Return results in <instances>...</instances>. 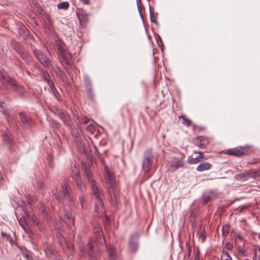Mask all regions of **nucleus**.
I'll use <instances>...</instances> for the list:
<instances>
[{"label": "nucleus", "instance_id": "obj_1", "mask_svg": "<svg viewBox=\"0 0 260 260\" xmlns=\"http://www.w3.org/2000/svg\"><path fill=\"white\" fill-rule=\"evenodd\" d=\"M91 190L93 194L97 199V202L95 203V211L97 212L99 209L101 210H104V204L101 198V193L99 188L96 184V182L93 180H91Z\"/></svg>", "mask_w": 260, "mask_h": 260}, {"label": "nucleus", "instance_id": "obj_2", "mask_svg": "<svg viewBox=\"0 0 260 260\" xmlns=\"http://www.w3.org/2000/svg\"><path fill=\"white\" fill-rule=\"evenodd\" d=\"M57 55L60 62L66 69L71 66L73 63V57L68 50L62 52H57Z\"/></svg>", "mask_w": 260, "mask_h": 260}, {"label": "nucleus", "instance_id": "obj_3", "mask_svg": "<svg viewBox=\"0 0 260 260\" xmlns=\"http://www.w3.org/2000/svg\"><path fill=\"white\" fill-rule=\"evenodd\" d=\"M153 155L150 151L145 152L143 155L142 168L144 173H148L152 167Z\"/></svg>", "mask_w": 260, "mask_h": 260}, {"label": "nucleus", "instance_id": "obj_4", "mask_svg": "<svg viewBox=\"0 0 260 260\" xmlns=\"http://www.w3.org/2000/svg\"><path fill=\"white\" fill-rule=\"evenodd\" d=\"M34 53L36 58L44 67L50 69L52 67L50 60L41 50L35 49Z\"/></svg>", "mask_w": 260, "mask_h": 260}, {"label": "nucleus", "instance_id": "obj_5", "mask_svg": "<svg viewBox=\"0 0 260 260\" xmlns=\"http://www.w3.org/2000/svg\"><path fill=\"white\" fill-rule=\"evenodd\" d=\"M62 192L65 198L70 205L73 203V200L69 194V180L67 178H63L61 184Z\"/></svg>", "mask_w": 260, "mask_h": 260}, {"label": "nucleus", "instance_id": "obj_6", "mask_svg": "<svg viewBox=\"0 0 260 260\" xmlns=\"http://www.w3.org/2000/svg\"><path fill=\"white\" fill-rule=\"evenodd\" d=\"M105 178L107 186L112 189L115 187V181L113 174L107 167L105 168Z\"/></svg>", "mask_w": 260, "mask_h": 260}, {"label": "nucleus", "instance_id": "obj_7", "mask_svg": "<svg viewBox=\"0 0 260 260\" xmlns=\"http://www.w3.org/2000/svg\"><path fill=\"white\" fill-rule=\"evenodd\" d=\"M79 173V171L78 169L77 168L76 166H74V168H72V177L75 180L77 187L82 192H83L85 190V186L82 183L80 179Z\"/></svg>", "mask_w": 260, "mask_h": 260}, {"label": "nucleus", "instance_id": "obj_8", "mask_svg": "<svg viewBox=\"0 0 260 260\" xmlns=\"http://www.w3.org/2000/svg\"><path fill=\"white\" fill-rule=\"evenodd\" d=\"M138 239L139 235L137 233H135L131 236L129 245L131 250L133 252H135L138 248Z\"/></svg>", "mask_w": 260, "mask_h": 260}, {"label": "nucleus", "instance_id": "obj_9", "mask_svg": "<svg viewBox=\"0 0 260 260\" xmlns=\"http://www.w3.org/2000/svg\"><path fill=\"white\" fill-rule=\"evenodd\" d=\"M170 170L175 171L179 168H182L184 166V162L182 159L174 157L170 162Z\"/></svg>", "mask_w": 260, "mask_h": 260}, {"label": "nucleus", "instance_id": "obj_10", "mask_svg": "<svg viewBox=\"0 0 260 260\" xmlns=\"http://www.w3.org/2000/svg\"><path fill=\"white\" fill-rule=\"evenodd\" d=\"M226 154L236 156H242L247 154V153L241 147L229 149L227 150Z\"/></svg>", "mask_w": 260, "mask_h": 260}, {"label": "nucleus", "instance_id": "obj_11", "mask_svg": "<svg viewBox=\"0 0 260 260\" xmlns=\"http://www.w3.org/2000/svg\"><path fill=\"white\" fill-rule=\"evenodd\" d=\"M209 144V140L207 138L200 136L194 140V144L199 147L204 148Z\"/></svg>", "mask_w": 260, "mask_h": 260}, {"label": "nucleus", "instance_id": "obj_12", "mask_svg": "<svg viewBox=\"0 0 260 260\" xmlns=\"http://www.w3.org/2000/svg\"><path fill=\"white\" fill-rule=\"evenodd\" d=\"M80 23H86L88 20V14L83 10L79 9L77 12Z\"/></svg>", "mask_w": 260, "mask_h": 260}, {"label": "nucleus", "instance_id": "obj_13", "mask_svg": "<svg viewBox=\"0 0 260 260\" xmlns=\"http://www.w3.org/2000/svg\"><path fill=\"white\" fill-rule=\"evenodd\" d=\"M20 118L21 122L27 126H30L32 123L31 120L25 113H19Z\"/></svg>", "mask_w": 260, "mask_h": 260}, {"label": "nucleus", "instance_id": "obj_14", "mask_svg": "<svg viewBox=\"0 0 260 260\" xmlns=\"http://www.w3.org/2000/svg\"><path fill=\"white\" fill-rule=\"evenodd\" d=\"M212 165L211 164L207 162L201 163L196 168L198 172H203L204 171L208 170L211 169Z\"/></svg>", "mask_w": 260, "mask_h": 260}, {"label": "nucleus", "instance_id": "obj_15", "mask_svg": "<svg viewBox=\"0 0 260 260\" xmlns=\"http://www.w3.org/2000/svg\"><path fill=\"white\" fill-rule=\"evenodd\" d=\"M56 45L59 51L58 52H62L68 50L64 43L61 41H56Z\"/></svg>", "mask_w": 260, "mask_h": 260}, {"label": "nucleus", "instance_id": "obj_16", "mask_svg": "<svg viewBox=\"0 0 260 260\" xmlns=\"http://www.w3.org/2000/svg\"><path fill=\"white\" fill-rule=\"evenodd\" d=\"M248 176L249 174L248 173H240L236 174L235 178L238 181H244Z\"/></svg>", "mask_w": 260, "mask_h": 260}, {"label": "nucleus", "instance_id": "obj_17", "mask_svg": "<svg viewBox=\"0 0 260 260\" xmlns=\"http://www.w3.org/2000/svg\"><path fill=\"white\" fill-rule=\"evenodd\" d=\"M179 119H182V123L184 125H186L187 126H190L191 125L192 122L191 120L187 118L186 116H180L178 117Z\"/></svg>", "mask_w": 260, "mask_h": 260}, {"label": "nucleus", "instance_id": "obj_18", "mask_svg": "<svg viewBox=\"0 0 260 260\" xmlns=\"http://www.w3.org/2000/svg\"><path fill=\"white\" fill-rule=\"evenodd\" d=\"M203 160L202 158H200L199 156H197L196 158H193L191 156H188L187 158V162L189 164H196L201 161Z\"/></svg>", "mask_w": 260, "mask_h": 260}, {"label": "nucleus", "instance_id": "obj_19", "mask_svg": "<svg viewBox=\"0 0 260 260\" xmlns=\"http://www.w3.org/2000/svg\"><path fill=\"white\" fill-rule=\"evenodd\" d=\"M44 80L47 83L49 86L53 85V82L52 81L49 75L47 73H43Z\"/></svg>", "mask_w": 260, "mask_h": 260}, {"label": "nucleus", "instance_id": "obj_20", "mask_svg": "<svg viewBox=\"0 0 260 260\" xmlns=\"http://www.w3.org/2000/svg\"><path fill=\"white\" fill-rule=\"evenodd\" d=\"M50 90L49 91L52 93V94L54 96V97L57 99L58 100H59V95L58 92L57 91L56 88H55L54 86V84H53V85L51 86H49Z\"/></svg>", "mask_w": 260, "mask_h": 260}, {"label": "nucleus", "instance_id": "obj_21", "mask_svg": "<svg viewBox=\"0 0 260 260\" xmlns=\"http://www.w3.org/2000/svg\"><path fill=\"white\" fill-rule=\"evenodd\" d=\"M5 82H6L9 84H10L12 86L14 87L15 88H16V87H17L16 82L12 78H11L10 77H6L5 79Z\"/></svg>", "mask_w": 260, "mask_h": 260}, {"label": "nucleus", "instance_id": "obj_22", "mask_svg": "<svg viewBox=\"0 0 260 260\" xmlns=\"http://www.w3.org/2000/svg\"><path fill=\"white\" fill-rule=\"evenodd\" d=\"M26 215L31 219V221L33 222L34 224L37 225H39V220L36 215H35L34 214H27V213H26Z\"/></svg>", "mask_w": 260, "mask_h": 260}, {"label": "nucleus", "instance_id": "obj_23", "mask_svg": "<svg viewBox=\"0 0 260 260\" xmlns=\"http://www.w3.org/2000/svg\"><path fill=\"white\" fill-rule=\"evenodd\" d=\"M149 12H150V20L152 22L155 23L157 24V16L156 14H154L151 10V8H149Z\"/></svg>", "mask_w": 260, "mask_h": 260}, {"label": "nucleus", "instance_id": "obj_24", "mask_svg": "<svg viewBox=\"0 0 260 260\" xmlns=\"http://www.w3.org/2000/svg\"><path fill=\"white\" fill-rule=\"evenodd\" d=\"M57 7L59 9L66 10L69 7V4L67 2H63L58 4Z\"/></svg>", "mask_w": 260, "mask_h": 260}, {"label": "nucleus", "instance_id": "obj_25", "mask_svg": "<svg viewBox=\"0 0 260 260\" xmlns=\"http://www.w3.org/2000/svg\"><path fill=\"white\" fill-rule=\"evenodd\" d=\"M109 260H116L115 251L113 249H110L108 251Z\"/></svg>", "mask_w": 260, "mask_h": 260}, {"label": "nucleus", "instance_id": "obj_26", "mask_svg": "<svg viewBox=\"0 0 260 260\" xmlns=\"http://www.w3.org/2000/svg\"><path fill=\"white\" fill-rule=\"evenodd\" d=\"M221 260H232V257L226 251H223Z\"/></svg>", "mask_w": 260, "mask_h": 260}, {"label": "nucleus", "instance_id": "obj_27", "mask_svg": "<svg viewBox=\"0 0 260 260\" xmlns=\"http://www.w3.org/2000/svg\"><path fill=\"white\" fill-rule=\"evenodd\" d=\"M86 89L92 88L90 79L88 77H85L84 79Z\"/></svg>", "mask_w": 260, "mask_h": 260}, {"label": "nucleus", "instance_id": "obj_28", "mask_svg": "<svg viewBox=\"0 0 260 260\" xmlns=\"http://www.w3.org/2000/svg\"><path fill=\"white\" fill-rule=\"evenodd\" d=\"M87 95L88 98L92 101L94 99V95L92 90V88H89L87 89Z\"/></svg>", "mask_w": 260, "mask_h": 260}, {"label": "nucleus", "instance_id": "obj_29", "mask_svg": "<svg viewBox=\"0 0 260 260\" xmlns=\"http://www.w3.org/2000/svg\"><path fill=\"white\" fill-rule=\"evenodd\" d=\"M137 8H138V10L139 14H140L141 17L143 19V13H142V11L141 4L140 0H137Z\"/></svg>", "mask_w": 260, "mask_h": 260}, {"label": "nucleus", "instance_id": "obj_30", "mask_svg": "<svg viewBox=\"0 0 260 260\" xmlns=\"http://www.w3.org/2000/svg\"><path fill=\"white\" fill-rule=\"evenodd\" d=\"M229 231V225L226 224L222 226V235L223 236H226L228 235Z\"/></svg>", "mask_w": 260, "mask_h": 260}, {"label": "nucleus", "instance_id": "obj_31", "mask_svg": "<svg viewBox=\"0 0 260 260\" xmlns=\"http://www.w3.org/2000/svg\"><path fill=\"white\" fill-rule=\"evenodd\" d=\"M155 39L156 41V43L159 47L162 46V42L161 41L160 37L159 35L156 34L155 36Z\"/></svg>", "mask_w": 260, "mask_h": 260}, {"label": "nucleus", "instance_id": "obj_32", "mask_svg": "<svg viewBox=\"0 0 260 260\" xmlns=\"http://www.w3.org/2000/svg\"><path fill=\"white\" fill-rule=\"evenodd\" d=\"M6 77V74L3 71L0 70V80L4 83H5V79Z\"/></svg>", "mask_w": 260, "mask_h": 260}, {"label": "nucleus", "instance_id": "obj_33", "mask_svg": "<svg viewBox=\"0 0 260 260\" xmlns=\"http://www.w3.org/2000/svg\"><path fill=\"white\" fill-rule=\"evenodd\" d=\"M211 199V196L210 195L204 194L203 196V204H207Z\"/></svg>", "mask_w": 260, "mask_h": 260}, {"label": "nucleus", "instance_id": "obj_34", "mask_svg": "<svg viewBox=\"0 0 260 260\" xmlns=\"http://www.w3.org/2000/svg\"><path fill=\"white\" fill-rule=\"evenodd\" d=\"M193 152L194 153H198L199 154V156L200 158H202L203 160H205L206 159V158H205L204 156V154H203V152H202V151H194Z\"/></svg>", "mask_w": 260, "mask_h": 260}, {"label": "nucleus", "instance_id": "obj_35", "mask_svg": "<svg viewBox=\"0 0 260 260\" xmlns=\"http://www.w3.org/2000/svg\"><path fill=\"white\" fill-rule=\"evenodd\" d=\"M84 199V196L83 194H81V196H80L79 201H80V202L81 205L82 207H83L85 205Z\"/></svg>", "mask_w": 260, "mask_h": 260}, {"label": "nucleus", "instance_id": "obj_36", "mask_svg": "<svg viewBox=\"0 0 260 260\" xmlns=\"http://www.w3.org/2000/svg\"><path fill=\"white\" fill-rule=\"evenodd\" d=\"M225 247L228 250H232L233 247V245L231 243L228 242L225 244Z\"/></svg>", "mask_w": 260, "mask_h": 260}, {"label": "nucleus", "instance_id": "obj_37", "mask_svg": "<svg viewBox=\"0 0 260 260\" xmlns=\"http://www.w3.org/2000/svg\"><path fill=\"white\" fill-rule=\"evenodd\" d=\"M3 136L4 140L6 142H7V143L10 142V139L6 133H4V134H3Z\"/></svg>", "mask_w": 260, "mask_h": 260}, {"label": "nucleus", "instance_id": "obj_38", "mask_svg": "<svg viewBox=\"0 0 260 260\" xmlns=\"http://www.w3.org/2000/svg\"><path fill=\"white\" fill-rule=\"evenodd\" d=\"M85 173L87 176V177L89 179L91 177V173L90 171L88 170L87 169H86L84 170Z\"/></svg>", "mask_w": 260, "mask_h": 260}, {"label": "nucleus", "instance_id": "obj_39", "mask_svg": "<svg viewBox=\"0 0 260 260\" xmlns=\"http://www.w3.org/2000/svg\"><path fill=\"white\" fill-rule=\"evenodd\" d=\"M27 201L28 204L30 205L34 202V198L30 196H27Z\"/></svg>", "mask_w": 260, "mask_h": 260}, {"label": "nucleus", "instance_id": "obj_40", "mask_svg": "<svg viewBox=\"0 0 260 260\" xmlns=\"http://www.w3.org/2000/svg\"><path fill=\"white\" fill-rule=\"evenodd\" d=\"M52 126L55 128H57L59 127V123L55 121L52 120Z\"/></svg>", "mask_w": 260, "mask_h": 260}, {"label": "nucleus", "instance_id": "obj_41", "mask_svg": "<svg viewBox=\"0 0 260 260\" xmlns=\"http://www.w3.org/2000/svg\"><path fill=\"white\" fill-rule=\"evenodd\" d=\"M54 197L56 199V200L58 202H60V198L59 197V196H58V192H57L56 193H54Z\"/></svg>", "mask_w": 260, "mask_h": 260}, {"label": "nucleus", "instance_id": "obj_42", "mask_svg": "<svg viewBox=\"0 0 260 260\" xmlns=\"http://www.w3.org/2000/svg\"><path fill=\"white\" fill-rule=\"evenodd\" d=\"M19 223H20V224L21 225V226L24 229V223L23 222V220L22 219V218H20L19 221Z\"/></svg>", "mask_w": 260, "mask_h": 260}, {"label": "nucleus", "instance_id": "obj_43", "mask_svg": "<svg viewBox=\"0 0 260 260\" xmlns=\"http://www.w3.org/2000/svg\"><path fill=\"white\" fill-rule=\"evenodd\" d=\"M81 1L85 5H89L90 4L89 0H81Z\"/></svg>", "mask_w": 260, "mask_h": 260}, {"label": "nucleus", "instance_id": "obj_44", "mask_svg": "<svg viewBox=\"0 0 260 260\" xmlns=\"http://www.w3.org/2000/svg\"><path fill=\"white\" fill-rule=\"evenodd\" d=\"M19 54H20V56L23 59H25L26 58V54H24V53H20L19 52Z\"/></svg>", "mask_w": 260, "mask_h": 260}, {"label": "nucleus", "instance_id": "obj_45", "mask_svg": "<svg viewBox=\"0 0 260 260\" xmlns=\"http://www.w3.org/2000/svg\"><path fill=\"white\" fill-rule=\"evenodd\" d=\"M256 260H260V250L258 253H255Z\"/></svg>", "mask_w": 260, "mask_h": 260}, {"label": "nucleus", "instance_id": "obj_46", "mask_svg": "<svg viewBox=\"0 0 260 260\" xmlns=\"http://www.w3.org/2000/svg\"><path fill=\"white\" fill-rule=\"evenodd\" d=\"M2 112L4 115H6V116H8V113L6 110L3 109V110Z\"/></svg>", "mask_w": 260, "mask_h": 260}, {"label": "nucleus", "instance_id": "obj_47", "mask_svg": "<svg viewBox=\"0 0 260 260\" xmlns=\"http://www.w3.org/2000/svg\"><path fill=\"white\" fill-rule=\"evenodd\" d=\"M64 216L66 218H67L68 219H70V215H69V214L68 212V213L66 212Z\"/></svg>", "mask_w": 260, "mask_h": 260}, {"label": "nucleus", "instance_id": "obj_48", "mask_svg": "<svg viewBox=\"0 0 260 260\" xmlns=\"http://www.w3.org/2000/svg\"><path fill=\"white\" fill-rule=\"evenodd\" d=\"M87 246L89 249H91L93 246L92 245L90 242L88 243Z\"/></svg>", "mask_w": 260, "mask_h": 260}, {"label": "nucleus", "instance_id": "obj_49", "mask_svg": "<svg viewBox=\"0 0 260 260\" xmlns=\"http://www.w3.org/2000/svg\"><path fill=\"white\" fill-rule=\"evenodd\" d=\"M237 238L240 240H242L243 239V237L241 235L239 234L237 236Z\"/></svg>", "mask_w": 260, "mask_h": 260}, {"label": "nucleus", "instance_id": "obj_50", "mask_svg": "<svg viewBox=\"0 0 260 260\" xmlns=\"http://www.w3.org/2000/svg\"><path fill=\"white\" fill-rule=\"evenodd\" d=\"M66 245H67V247L69 249L70 248V247L72 248V244L68 243H66Z\"/></svg>", "mask_w": 260, "mask_h": 260}, {"label": "nucleus", "instance_id": "obj_51", "mask_svg": "<svg viewBox=\"0 0 260 260\" xmlns=\"http://www.w3.org/2000/svg\"><path fill=\"white\" fill-rule=\"evenodd\" d=\"M1 235H2V236H3V237H7V233H6L2 232V233H1Z\"/></svg>", "mask_w": 260, "mask_h": 260}, {"label": "nucleus", "instance_id": "obj_52", "mask_svg": "<svg viewBox=\"0 0 260 260\" xmlns=\"http://www.w3.org/2000/svg\"><path fill=\"white\" fill-rule=\"evenodd\" d=\"M255 175L257 176H260V170L255 172Z\"/></svg>", "mask_w": 260, "mask_h": 260}, {"label": "nucleus", "instance_id": "obj_53", "mask_svg": "<svg viewBox=\"0 0 260 260\" xmlns=\"http://www.w3.org/2000/svg\"><path fill=\"white\" fill-rule=\"evenodd\" d=\"M47 20H48V22L49 23V24L51 25V21L50 19L48 18H47Z\"/></svg>", "mask_w": 260, "mask_h": 260}, {"label": "nucleus", "instance_id": "obj_54", "mask_svg": "<svg viewBox=\"0 0 260 260\" xmlns=\"http://www.w3.org/2000/svg\"><path fill=\"white\" fill-rule=\"evenodd\" d=\"M3 102H1L0 103V107L1 108H3Z\"/></svg>", "mask_w": 260, "mask_h": 260}, {"label": "nucleus", "instance_id": "obj_55", "mask_svg": "<svg viewBox=\"0 0 260 260\" xmlns=\"http://www.w3.org/2000/svg\"><path fill=\"white\" fill-rule=\"evenodd\" d=\"M94 149H95V152H96V153H98V149H97L96 147H95V146L94 147Z\"/></svg>", "mask_w": 260, "mask_h": 260}, {"label": "nucleus", "instance_id": "obj_56", "mask_svg": "<svg viewBox=\"0 0 260 260\" xmlns=\"http://www.w3.org/2000/svg\"><path fill=\"white\" fill-rule=\"evenodd\" d=\"M27 260H34L33 258H32L31 257H29L27 258Z\"/></svg>", "mask_w": 260, "mask_h": 260}, {"label": "nucleus", "instance_id": "obj_57", "mask_svg": "<svg viewBox=\"0 0 260 260\" xmlns=\"http://www.w3.org/2000/svg\"><path fill=\"white\" fill-rule=\"evenodd\" d=\"M88 121H89V120H88V119L86 120L85 121V123H87Z\"/></svg>", "mask_w": 260, "mask_h": 260}]
</instances>
